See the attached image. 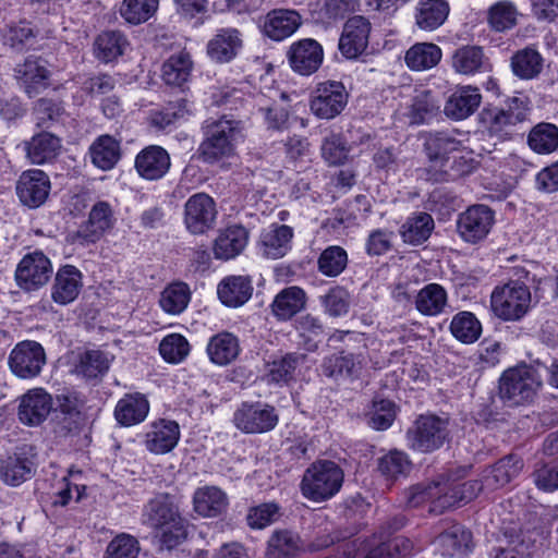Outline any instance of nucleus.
<instances>
[{
  "label": "nucleus",
  "instance_id": "nucleus-7",
  "mask_svg": "<svg viewBox=\"0 0 558 558\" xmlns=\"http://www.w3.org/2000/svg\"><path fill=\"white\" fill-rule=\"evenodd\" d=\"M429 502V511L442 513L447 509L459 506L458 492L453 482L446 480L427 486L416 485L409 489L407 505L412 508Z\"/></svg>",
  "mask_w": 558,
  "mask_h": 558
},
{
  "label": "nucleus",
  "instance_id": "nucleus-58",
  "mask_svg": "<svg viewBox=\"0 0 558 558\" xmlns=\"http://www.w3.org/2000/svg\"><path fill=\"white\" fill-rule=\"evenodd\" d=\"M157 8L158 0H124L120 13L128 23L137 25L149 20Z\"/></svg>",
  "mask_w": 558,
  "mask_h": 558
},
{
  "label": "nucleus",
  "instance_id": "nucleus-16",
  "mask_svg": "<svg viewBox=\"0 0 558 558\" xmlns=\"http://www.w3.org/2000/svg\"><path fill=\"white\" fill-rule=\"evenodd\" d=\"M362 368V356L347 351L326 355L319 365L320 374L333 381L352 380L359 377Z\"/></svg>",
  "mask_w": 558,
  "mask_h": 558
},
{
  "label": "nucleus",
  "instance_id": "nucleus-26",
  "mask_svg": "<svg viewBox=\"0 0 558 558\" xmlns=\"http://www.w3.org/2000/svg\"><path fill=\"white\" fill-rule=\"evenodd\" d=\"M148 412L149 402L145 395L126 393L116 404L114 418L121 426L130 427L144 422Z\"/></svg>",
  "mask_w": 558,
  "mask_h": 558
},
{
  "label": "nucleus",
  "instance_id": "nucleus-42",
  "mask_svg": "<svg viewBox=\"0 0 558 558\" xmlns=\"http://www.w3.org/2000/svg\"><path fill=\"white\" fill-rule=\"evenodd\" d=\"M299 344L314 352L318 349L325 333V327L319 317L310 313L299 316L294 322Z\"/></svg>",
  "mask_w": 558,
  "mask_h": 558
},
{
  "label": "nucleus",
  "instance_id": "nucleus-10",
  "mask_svg": "<svg viewBox=\"0 0 558 558\" xmlns=\"http://www.w3.org/2000/svg\"><path fill=\"white\" fill-rule=\"evenodd\" d=\"M349 94L342 82L325 81L313 92L310 108L319 119L330 120L339 116L348 104Z\"/></svg>",
  "mask_w": 558,
  "mask_h": 558
},
{
  "label": "nucleus",
  "instance_id": "nucleus-61",
  "mask_svg": "<svg viewBox=\"0 0 558 558\" xmlns=\"http://www.w3.org/2000/svg\"><path fill=\"white\" fill-rule=\"evenodd\" d=\"M320 302L326 314L331 317H340L349 311V293L341 287L330 289L325 295L320 296Z\"/></svg>",
  "mask_w": 558,
  "mask_h": 558
},
{
  "label": "nucleus",
  "instance_id": "nucleus-63",
  "mask_svg": "<svg viewBox=\"0 0 558 558\" xmlns=\"http://www.w3.org/2000/svg\"><path fill=\"white\" fill-rule=\"evenodd\" d=\"M319 11L324 19L337 21L355 12L360 7L359 0H318Z\"/></svg>",
  "mask_w": 558,
  "mask_h": 558
},
{
  "label": "nucleus",
  "instance_id": "nucleus-2",
  "mask_svg": "<svg viewBox=\"0 0 558 558\" xmlns=\"http://www.w3.org/2000/svg\"><path fill=\"white\" fill-rule=\"evenodd\" d=\"M513 277L507 283L496 287L490 295L492 311L504 322L521 320L532 306L530 272L514 267Z\"/></svg>",
  "mask_w": 558,
  "mask_h": 558
},
{
  "label": "nucleus",
  "instance_id": "nucleus-62",
  "mask_svg": "<svg viewBox=\"0 0 558 558\" xmlns=\"http://www.w3.org/2000/svg\"><path fill=\"white\" fill-rule=\"evenodd\" d=\"M489 23L497 32L513 27L517 23V10L511 2L501 1L489 10Z\"/></svg>",
  "mask_w": 558,
  "mask_h": 558
},
{
  "label": "nucleus",
  "instance_id": "nucleus-15",
  "mask_svg": "<svg viewBox=\"0 0 558 558\" xmlns=\"http://www.w3.org/2000/svg\"><path fill=\"white\" fill-rule=\"evenodd\" d=\"M291 69L303 76L317 72L324 61L322 45L313 38L294 41L287 52Z\"/></svg>",
  "mask_w": 558,
  "mask_h": 558
},
{
  "label": "nucleus",
  "instance_id": "nucleus-37",
  "mask_svg": "<svg viewBox=\"0 0 558 558\" xmlns=\"http://www.w3.org/2000/svg\"><path fill=\"white\" fill-rule=\"evenodd\" d=\"M92 163L102 171L114 168L121 158L120 142L105 134L98 136L89 147Z\"/></svg>",
  "mask_w": 558,
  "mask_h": 558
},
{
  "label": "nucleus",
  "instance_id": "nucleus-39",
  "mask_svg": "<svg viewBox=\"0 0 558 558\" xmlns=\"http://www.w3.org/2000/svg\"><path fill=\"white\" fill-rule=\"evenodd\" d=\"M240 353L238 338L231 332H219L209 339L207 354L217 365H227L234 361Z\"/></svg>",
  "mask_w": 558,
  "mask_h": 558
},
{
  "label": "nucleus",
  "instance_id": "nucleus-51",
  "mask_svg": "<svg viewBox=\"0 0 558 558\" xmlns=\"http://www.w3.org/2000/svg\"><path fill=\"white\" fill-rule=\"evenodd\" d=\"M189 113L186 100L178 99L168 102L160 109L153 110L149 114V123L157 130H167L185 119Z\"/></svg>",
  "mask_w": 558,
  "mask_h": 558
},
{
  "label": "nucleus",
  "instance_id": "nucleus-34",
  "mask_svg": "<svg viewBox=\"0 0 558 558\" xmlns=\"http://www.w3.org/2000/svg\"><path fill=\"white\" fill-rule=\"evenodd\" d=\"M217 292L225 305L239 307L252 296V280L247 276H229L220 281Z\"/></svg>",
  "mask_w": 558,
  "mask_h": 558
},
{
  "label": "nucleus",
  "instance_id": "nucleus-22",
  "mask_svg": "<svg viewBox=\"0 0 558 558\" xmlns=\"http://www.w3.org/2000/svg\"><path fill=\"white\" fill-rule=\"evenodd\" d=\"M482 102L480 89L472 85L457 86L446 101L445 114L460 121L472 116Z\"/></svg>",
  "mask_w": 558,
  "mask_h": 558
},
{
  "label": "nucleus",
  "instance_id": "nucleus-36",
  "mask_svg": "<svg viewBox=\"0 0 558 558\" xmlns=\"http://www.w3.org/2000/svg\"><path fill=\"white\" fill-rule=\"evenodd\" d=\"M474 168V160L464 156L459 147L458 153L451 154L434 170H428L427 179L434 182L451 181L471 173Z\"/></svg>",
  "mask_w": 558,
  "mask_h": 558
},
{
  "label": "nucleus",
  "instance_id": "nucleus-50",
  "mask_svg": "<svg viewBox=\"0 0 558 558\" xmlns=\"http://www.w3.org/2000/svg\"><path fill=\"white\" fill-rule=\"evenodd\" d=\"M193 62L186 51H180L172 54L162 65V78L166 84L172 86H182L187 82Z\"/></svg>",
  "mask_w": 558,
  "mask_h": 558
},
{
  "label": "nucleus",
  "instance_id": "nucleus-49",
  "mask_svg": "<svg viewBox=\"0 0 558 558\" xmlns=\"http://www.w3.org/2000/svg\"><path fill=\"white\" fill-rule=\"evenodd\" d=\"M9 366L21 378L35 376V342L22 341L11 351Z\"/></svg>",
  "mask_w": 558,
  "mask_h": 558
},
{
  "label": "nucleus",
  "instance_id": "nucleus-33",
  "mask_svg": "<svg viewBox=\"0 0 558 558\" xmlns=\"http://www.w3.org/2000/svg\"><path fill=\"white\" fill-rule=\"evenodd\" d=\"M306 301V293L300 287L284 288L270 304L271 313L278 320H289L305 307Z\"/></svg>",
  "mask_w": 558,
  "mask_h": 558
},
{
  "label": "nucleus",
  "instance_id": "nucleus-24",
  "mask_svg": "<svg viewBox=\"0 0 558 558\" xmlns=\"http://www.w3.org/2000/svg\"><path fill=\"white\" fill-rule=\"evenodd\" d=\"M292 238L293 229L291 227L272 223L260 232L259 251L267 258H281L291 250Z\"/></svg>",
  "mask_w": 558,
  "mask_h": 558
},
{
  "label": "nucleus",
  "instance_id": "nucleus-6",
  "mask_svg": "<svg viewBox=\"0 0 558 558\" xmlns=\"http://www.w3.org/2000/svg\"><path fill=\"white\" fill-rule=\"evenodd\" d=\"M409 447L420 452H433L448 440V422L436 415H420L407 433Z\"/></svg>",
  "mask_w": 558,
  "mask_h": 558
},
{
  "label": "nucleus",
  "instance_id": "nucleus-41",
  "mask_svg": "<svg viewBox=\"0 0 558 558\" xmlns=\"http://www.w3.org/2000/svg\"><path fill=\"white\" fill-rule=\"evenodd\" d=\"M434 227V219L429 214L416 213L407 218L400 228V235L404 243L420 245L428 240Z\"/></svg>",
  "mask_w": 558,
  "mask_h": 558
},
{
  "label": "nucleus",
  "instance_id": "nucleus-38",
  "mask_svg": "<svg viewBox=\"0 0 558 558\" xmlns=\"http://www.w3.org/2000/svg\"><path fill=\"white\" fill-rule=\"evenodd\" d=\"M306 355L290 352L274 359L267 364L268 381L278 385L288 384L295 377V371L305 362Z\"/></svg>",
  "mask_w": 558,
  "mask_h": 558
},
{
  "label": "nucleus",
  "instance_id": "nucleus-4",
  "mask_svg": "<svg viewBox=\"0 0 558 558\" xmlns=\"http://www.w3.org/2000/svg\"><path fill=\"white\" fill-rule=\"evenodd\" d=\"M542 386L535 368L526 364L506 369L500 378L498 395L508 407H519L531 403Z\"/></svg>",
  "mask_w": 558,
  "mask_h": 558
},
{
  "label": "nucleus",
  "instance_id": "nucleus-8",
  "mask_svg": "<svg viewBox=\"0 0 558 558\" xmlns=\"http://www.w3.org/2000/svg\"><path fill=\"white\" fill-rule=\"evenodd\" d=\"M429 502V511L442 513L447 509L459 506L458 492L453 482L446 480L427 486L416 485L409 489L407 505L412 508Z\"/></svg>",
  "mask_w": 558,
  "mask_h": 558
},
{
  "label": "nucleus",
  "instance_id": "nucleus-32",
  "mask_svg": "<svg viewBox=\"0 0 558 558\" xmlns=\"http://www.w3.org/2000/svg\"><path fill=\"white\" fill-rule=\"evenodd\" d=\"M248 231L242 226H230L217 236L214 243V255L218 259L228 260L236 257L247 245Z\"/></svg>",
  "mask_w": 558,
  "mask_h": 558
},
{
  "label": "nucleus",
  "instance_id": "nucleus-9",
  "mask_svg": "<svg viewBox=\"0 0 558 558\" xmlns=\"http://www.w3.org/2000/svg\"><path fill=\"white\" fill-rule=\"evenodd\" d=\"M279 421L276 409L260 401L242 402L233 413L234 426L245 434H263L272 430Z\"/></svg>",
  "mask_w": 558,
  "mask_h": 558
},
{
  "label": "nucleus",
  "instance_id": "nucleus-14",
  "mask_svg": "<svg viewBox=\"0 0 558 558\" xmlns=\"http://www.w3.org/2000/svg\"><path fill=\"white\" fill-rule=\"evenodd\" d=\"M217 218L216 203L206 193H195L184 205V225L192 234H203L213 229Z\"/></svg>",
  "mask_w": 558,
  "mask_h": 558
},
{
  "label": "nucleus",
  "instance_id": "nucleus-5",
  "mask_svg": "<svg viewBox=\"0 0 558 558\" xmlns=\"http://www.w3.org/2000/svg\"><path fill=\"white\" fill-rule=\"evenodd\" d=\"M343 480V470L336 462L320 460L306 469L301 482V492L308 500L326 501L339 493Z\"/></svg>",
  "mask_w": 558,
  "mask_h": 558
},
{
  "label": "nucleus",
  "instance_id": "nucleus-44",
  "mask_svg": "<svg viewBox=\"0 0 558 558\" xmlns=\"http://www.w3.org/2000/svg\"><path fill=\"white\" fill-rule=\"evenodd\" d=\"M302 549L301 538L289 530L275 531L267 542L266 558H295Z\"/></svg>",
  "mask_w": 558,
  "mask_h": 558
},
{
  "label": "nucleus",
  "instance_id": "nucleus-19",
  "mask_svg": "<svg viewBox=\"0 0 558 558\" xmlns=\"http://www.w3.org/2000/svg\"><path fill=\"white\" fill-rule=\"evenodd\" d=\"M171 166L170 155L158 145L143 148L135 158V169L140 177L155 181L163 178Z\"/></svg>",
  "mask_w": 558,
  "mask_h": 558
},
{
  "label": "nucleus",
  "instance_id": "nucleus-52",
  "mask_svg": "<svg viewBox=\"0 0 558 558\" xmlns=\"http://www.w3.org/2000/svg\"><path fill=\"white\" fill-rule=\"evenodd\" d=\"M191 301V289L182 281L168 284L161 292L159 304L161 308L172 315L181 314Z\"/></svg>",
  "mask_w": 558,
  "mask_h": 558
},
{
  "label": "nucleus",
  "instance_id": "nucleus-54",
  "mask_svg": "<svg viewBox=\"0 0 558 558\" xmlns=\"http://www.w3.org/2000/svg\"><path fill=\"white\" fill-rule=\"evenodd\" d=\"M450 331L457 340L473 343L481 336L482 325L473 313L459 312L452 317Z\"/></svg>",
  "mask_w": 558,
  "mask_h": 558
},
{
  "label": "nucleus",
  "instance_id": "nucleus-17",
  "mask_svg": "<svg viewBox=\"0 0 558 558\" xmlns=\"http://www.w3.org/2000/svg\"><path fill=\"white\" fill-rule=\"evenodd\" d=\"M371 23L364 16L349 19L339 39V50L347 59H355L368 45Z\"/></svg>",
  "mask_w": 558,
  "mask_h": 558
},
{
  "label": "nucleus",
  "instance_id": "nucleus-59",
  "mask_svg": "<svg viewBox=\"0 0 558 558\" xmlns=\"http://www.w3.org/2000/svg\"><path fill=\"white\" fill-rule=\"evenodd\" d=\"M190 349L187 340L180 333L166 336L159 344V352L163 360L173 364L185 360L190 353Z\"/></svg>",
  "mask_w": 558,
  "mask_h": 558
},
{
  "label": "nucleus",
  "instance_id": "nucleus-46",
  "mask_svg": "<svg viewBox=\"0 0 558 558\" xmlns=\"http://www.w3.org/2000/svg\"><path fill=\"white\" fill-rule=\"evenodd\" d=\"M529 147L538 155H549L558 149V126L539 122L527 134Z\"/></svg>",
  "mask_w": 558,
  "mask_h": 558
},
{
  "label": "nucleus",
  "instance_id": "nucleus-64",
  "mask_svg": "<svg viewBox=\"0 0 558 558\" xmlns=\"http://www.w3.org/2000/svg\"><path fill=\"white\" fill-rule=\"evenodd\" d=\"M535 486L544 492L558 489V462H537L532 473Z\"/></svg>",
  "mask_w": 558,
  "mask_h": 558
},
{
  "label": "nucleus",
  "instance_id": "nucleus-40",
  "mask_svg": "<svg viewBox=\"0 0 558 558\" xmlns=\"http://www.w3.org/2000/svg\"><path fill=\"white\" fill-rule=\"evenodd\" d=\"M447 305V291L438 283L426 284L415 298L416 310L425 316H437L445 312Z\"/></svg>",
  "mask_w": 558,
  "mask_h": 558
},
{
  "label": "nucleus",
  "instance_id": "nucleus-28",
  "mask_svg": "<svg viewBox=\"0 0 558 558\" xmlns=\"http://www.w3.org/2000/svg\"><path fill=\"white\" fill-rule=\"evenodd\" d=\"M112 356L101 350H86L78 354L72 373L85 380L102 378L109 371Z\"/></svg>",
  "mask_w": 558,
  "mask_h": 558
},
{
  "label": "nucleus",
  "instance_id": "nucleus-21",
  "mask_svg": "<svg viewBox=\"0 0 558 558\" xmlns=\"http://www.w3.org/2000/svg\"><path fill=\"white\" fill-rule=\"evenodd\" d=\"M180 440V426L175 421L158 420L150 424L145 435L146 449L155 454L172 451Z\"/></svg>",
  "mask_w": 558,
  "mask_h": 558
},
{
  "label": "nucleus",
  "instance_id": "nucleus-25",
  "mask_svg": "<svg viewBox=\"0 0 558 558\" xmlns=\"http://www.w3.org/2000/svg\"><path fill=\"white\" fill-rule=\"evenodd\" d=\"M452 69L462 75H475L489 72L492 63L480 46L465 45L458 48L451 58Z\"/></svg>",
  "mask_w": 558,
  "mask_h": 558
},
{
  "label": "nucleus",
  "instance_id": "nucleus-57",
  "mask_svg": "<svg viewBox=\"0 0 558 558\" xmlns=\"http://www.w3.org/2000/svg\"><path fill=\"white\" fill-rule=\"evenodd\" d=\"M32 464L17 454L8 457L0 465V476L7 484L17 486L29 476Z\"/></svg>",
  "mask_w": 558,
  "mask_h": 558
},
{
  "label": "nucleus",
  "instance_id": "nucleus-30",
  "mask_svg": "<svg viewBox=\"0 0 558 558\" xmlns=\"http://www.w3.org/2000/svg\"><path fill=\"white\" fill-rule=\"evenodd\" d=\"M450 7L447 0H418L415 5V25L426 32L439 28L447 20Z\"/></svg>",
  "mask_w": 558,
  "mask_h": 558
},
{
  "label": "nucleus",
  "instance_id": "nucleus-20",
  "mask_svg": "<svg viewBox=\"0 0 558 558\" xmlns=\"http://www.w3.org/2000/svg\"><path fill=\"white\" fill-rule=\"evenodd\" d=\"M524 468L523 459L510 453L499 459L494 465L487 468L483 473V485L485 490L494 492L499 489L519 476Z\"/></svg>",
  "mask_w": 558,
  "mask_h": 558
},
{
  "label": "nucleus",
  "instance_id": "nucleus-29",
  "mask_svg": "<svg viewBox=\"0 0 558 558\" xmlns=\"http://www.w3.org/2000/svg\"><path fill=\"white\" fill-rule=\"evenodd\" d=\"M227 494L217 486L198 487L193 495L194 511L205 518H215L228 507Z\"/></svg>",
  "mask_w": 558,
  "mask_h": 558
},
{
  "label": "nucleus",
  "instance_id": "nucleus-3",
  "mask_svg": "<svg viewBox=\"0 0 558 558\" xmlns=\"http://www.w3.org/2000/svg\"><path fill=\"white\" fill-rule=\"evenodd\" d=\"M204 134L198 153L201 159L209 165L233 157L236 144L243 137L241 122L226 117L206 121Z\"/></svg>",
  "mask_w": 558,
  "mask_h": 558
},
{
  "label": "nucleus",
  "instance_id": "nucleus-55",
  "mask_svg": "<svg viewBox=\"0 0 558 558\" xmlns=\"http://www.w3.org/2000/svg\"><path fill=\"white\" fill-rule=\"evenodd\" d=\"M439 101L430 90H421L412 99L408 117L411 124L427 122L439 110Z\"/></svg>",
  "mask_w": 558,
  "mask_h": 558
},
{
  "label": "nucleus",
  "instance_id": "nucleus-48",
  "mask_svg": "<svg viewBox=\"0 0 558 558\" xmlns=\"http://www.w3.org/2000/svg\"><path fill=\"white\" fill-rule=\"evenodd\" d=\"M128 45V39L121 32H102L94 44L95 56L98 60L108 63L122 56Z\"/></svg>",
  "mask_w": 558,
  "mask_h": 558
},
{
  "label": "nucleus",
  "instance_id": "nucleus-12",
  "mask_svg": "<svg viewBox=\"0 0 558 558\" xmlns=\"http://www.w3.org/2000/svg\"><path fill=\"white\" fill-rule=\"evenodd\" d=\"M116 221L111 204L106 201H98L92 206L88 219L80 226L73 235V240L81 245L94 244L105 233L113 229Z\"/></svg>",
  "mask_w": 558,
  "mask_h": 558
},
{
  "label": "nucleus",
  "instance_id": "nucleus-31",
  "mask_svg": "<svg viewBox=\"0 0 558 558\" xmlns=\"http://www.w3.org/2000/svg\"><path fill=\"white\" fill-rule=\"evenodd\" d=\"M472 534L460 524H453L436 539L435 545L442 556L463 557L471 550Z\"/></svg>",
  "mask_w": 558,
  "mask_h": 558
},
{
  "label": "nucleus",
  "instance_id": "nucleus-23",
  "mask_svg": "<svg viewBox=\"0 0 558 558\" xmlns=\"http://www.w3.org/2000/svg\"><path fill=\"white\" fill-rule=\"evenodd\" d=\"M242 34L233 27L220 28L207 44L209 58L217 63L233 60L242 49Z\"/></svg>",
  "mask_w": 558,
  "mask_h": 558
},
{
  "label": "nucleus",
  "instance_id": "nucleus-47",
  "mask_svg": "<svg viewBox=\"0 0 558 558\" xmlns=\"http://www.w3.org/2000/svg\"><path fill=\"white\" fill-rule=\"evenodd\" d=\"M413 463L409 456L401 450L392 449L377 460V469L386 481L395 482L407 477Z\"/></svg>",
  "mask_w": 558,
  "mask_h": 558
},
{
  "label": "nucleus",
  "instance_id": "nucleus-27",
  "mask_svg": "<svg viewBox=\"0 0 558 558\" xmlns=\"http://www.w3.org/2000/svg\"><path fill=\"white\" fill-rule=\"evenodd\" d=\"M82 286V272L75 266L65 265L56 275L51 298L60 305L70 304L78 296Z\"/></svg>",
  "mask_w": 558,
  "mask_h": 558
},
{
  "label": "nucleus",
  "instance_id": "nucleus-53",
  "mask_svg": "<svg viewBox=\"0 0 558 558\" xmlns=\"http://www.w3.org/2000/svg\"><path fill=\"white\" fill-rule=\"evenodd\" d=\"M511 68L520 78L531 80L537 76L543 69V58L532 48H524L515 52L511 58Z\"/></svg>",
  "mask_w": 558,
  "mask_h": 558
},
{
  "label": "nucleus",
  "instance_id": "nucleus-11",
  "mask_svg": "<svg viewBox=\"0 0 558 558\" xmlns=\"http://www.w3.org/2000/svg\"><path fill=\"white\" fill-rule=\"evenodd\" d=\"M506 105L507 108H494L483 112V120L492 134L510 135L517 124L527 120L530 107L525 98L512 97Z\"/></svg>",
  "mask_w": 558,
  "mask_h": 558
},
{
  "label": "nucleus",
  "instance_id": "nucleus-60",
  "mask_svg": "<svg viewBox=\"0 0 558 558\" xmlns=\"http://www.w3.org/2000/svg\"><path fill=\"white\" fill-rule=\"evenodd\" d=\"M140 550L136 537L121 533L108 544L104 558H137Z\"/></svg>",
  "mask_w": 558,
  "mask_h": 558
},
{
  "label": "nucleus",
  "instance_id": "nucleus-56",
  "mask_svg": "<svg viewBox=\"0 0 558 558\" xmlns=\"http://www.w3.org/2000/svg\"><path fill=\"white\" fill-rule=\"evenodd\" d=\"M318 270L327 277H337L343 272L348 265V254L338 245L326 247L319 255Z\"/></svg>",
  "mask_w": 558,
  "mask_h": 558
},
{
  "label": "nucleus",
  "instance_id": "nucleus-43",
  "mask_svg": "<svg viewBox=\"0 0 558 558\" xmlns=\"http://www.w3.org/2000/svg\"><path fill=\"white\" fill-rule=\"evenodd\" d=\"M51 410L56 416H58V413L68 416L77 415L80 413L76 398L62 395L58 396L56 402H53L50 395L37 388V424L46 418Z\"/></svg>",
  "mask_w": 558,
  "mask_h": 558
},
{
  "label": "nucleus",
  "instance_id": "nucleus-13",
  "mask_svg": "<svg viewBox=\"0 0 558 558\" xmlns=\"http://www.w3.org/2000/svg\"><path fill=\"white\" fill-rule=\"evenodd\" d=\"M494 222L495 213L488 206L472 205L459 215L457 231L464 242L476 244L488 235Z\"/></svg>",
  "mask_w": 558,
  "mask_h": 558
},
{
  "label": "nucleus",
  "instance_id": "nucleus-35",
  "mask_svg": "<svg viewBox=\"0 0 558 558\" xmlns=\"http://www.w3.org/2000/svg\"><path fill=\"white\" fill-rule=\"evenodd\" d=\"M425 150L429 160V166L425 169L434 170L438 165L446 160L451 154L458 153L461 142L452 137L447 132L429 133L425 141Z\"/></svg>",
  "mask_w": 558,
  "mask_h": 558
},
{
  "label": "nucleus",
  "instance_id": "nucleus-18",
  "mask_svg": "<svg viewBox=\"0 0 558 558\" xmlns=\"http://www.w3.org/2000/svg\"><path fill=\"white\" fill-rule=\"evenodd\" d=\"M302 24L295 10L275 9L260 20V28L268 38L280 41L293 35Z\"/></svg>",
  "mask_w": 558,
  "mask_h": 558
},
{
  "label": "nucleus",
  "instance_id": "nucleus-1",
  "mask_svg": "<svg viewBox=\"0 0 558 558\" xmlns=\"http://www.w3.org/2000/svg\"><path fill=\"white\" fill-rule=\"evenodd\" d=\"M143 523L156 531L162 549L171 550L187 536L186 521L169 494H157L144 506Z\"/></svg>",
  "mask_w": 558,
  "mask_h": 558
},
{
  "label": "nucleus",
  "instance_id": "nucleus-45",
  "mask_svg": "<svg viewBox=\"0 0 558 558\" xmlns=\"http://www.w3.org/2000/svg\"><path fill=\"white\" fill-rule=\"evenodd\" d=\"M442 57L441 49L433 43H417L405 53L404 61L413 71H426L436 66Z\"/></svg>",
  "mask_w": 558,
  "mask_h": 558
}]
</instances>
